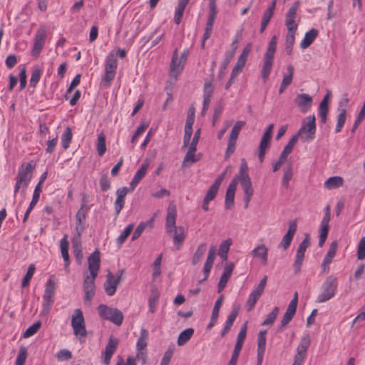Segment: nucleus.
Listing matches in <instances>:
<instances>
[{
	"mask_svg": "<svg viewBox=\"0 0 365 365\" xmlns=\"http://www.w3.org/2000/svg\"><path fill=\"white\" fill-rule=\"evenodd\" d=\"M342 184L343 179L339 176L331 177L324 182V186L327 189H334L340 187Z\"/></svg>",
	"mask_w": 365,
	"mask_h": 365,
	"instance_id": "obj_44",
	"label": "nucleus"
},
{
	"mask_svg": "<svg viewBox=\"0 0 365 365\" xmlns=\"http://www.w3.org/2000/svg\"><path fill=\"white\" fill-rule=\"evenodd\" d=\"M248 165L245 158L241 159L239 172L235 175L231 182H235L237 187L239 182L244 192L245 207L247 208L254 194L251 179L248 173Z\"/></svg>",
	"mask_w": 365,
	"mask_h": 365,
	"instance_id": "obj_2",
	"label": "nucleus"
},
{
	"mask_svg": "<svg viewBox=\"0 0 365 365\" xmlns=\"http://www.w3.org/2000/svg\"><path fill=\"white\" fill-rule=\"evenodd\" d=\"M238 311L236 309H233L232 312L229 314L225 324V327L221 333L222 336H224L231 329L236 317H237Z\"/></svg>",
	"mask_w": 365,
	"mask_h": 365,
	"instance_id": "obj_43",
	"label": "nucleus"
},
{
	"mask_svg": "<svg viewBox=\"0 0 365 365\" xmlns=\"http://www.w3.org/2000/svg\"><path fill=\"white\" fill-rule=\"evenodd\" d=\"M35 269L36 267L34 264H31L29 266L26 274L24 276L21 282V286L23 287H26L29 285V282L35 272Z\"/></svg>",
	"mask_w": 365,
	"mask_h": 365,
	"instance_id": "obj_54",
	"label": "nucleus"
},
{
	"mask_svg": "<svg viewBox=\"0 0 365 365\" xmlns=\"http://www.w3.org/2000/svg\"><path fill=\"white\" fill-rule=\"evenodd\" d=\"M72 130L71 128L67 127L61 136V145L63 149L66 150L70 145L72 140Z\"/></svg>",
	"mask_w": 365,
	"mask_h": 365,
	"instance_id": "obj_50",
	"label": "nucleus"
},
{
	"mask_svg": "<svg viewBox=\"0 0 365 365\" xmlns=\"http://www.w3.org/2000/svg\"><path fill=\"white\" fill-rule=\"evenodd\" d=\"M97 310L103 319L110 321L118 326L123 323V315L119 309L108 307L106 304H100Z\"/></svg>",
	"mask_w": 365,
	"mask_h": 365,
	"instance_id": "obj_7",
	"label": "nucleus"
},
{
	"mask_svg": "<svg viewBox=\"0 0 365 365\" xmlns=\"http://www.w3.org/2000/svg\"><path fill=\"white\" fill-rule=\"evenodd\" d=\"M236 188L235 182H230L225 195V205L227 209L231 208L234 204Z\"/></svg>",
	"mask_w": 365,
	"mask_h": 365,
	"instance_id": "obj_31",
	"label": "nucleus"
},
{
	"mask_svg": "<svg viewBox=\"0 0 365 365\" xmlns=\"http://www.w3.org/2000/svg\"><path fill=\"white\" fill-rule=\"evenodd\" d=\"M287 70V73L284 75L282 83L279 89V93H282L292 82L294 67L291 65L288 66Z\"/></svg>",
	"mask_w": 365,
	"mask_h": 365,
	"instance_id": "obj_30",
	"label": "nucleus"
},
{
	"mask_svg": "<svg viewBox=\"0 0 365 365\" xmlns=\"http://www.w3.org/2000/svg\"><path fill=\"white\" fill-rule=\"evenodd\" d=\"M279 307H275L272 309V311L267 315V317L263 321L262 324L264 326L272 325L274 322V321L279 314Z\"/></svg>",
	"mask_w": 365,
	"mask_h": 365,
	"instance_id": "obj_55",
	"label": "nucleus"
},
{
	"mask_svg": "<svg viewBox=\"0 0 365 365\" xmlns=\"http://www.w3.org/2000/svg\"><path fill=\"white\" fill-rule=\"evenodd\" d=\"M53 303V299L51 297H43V304H42V310L41 314H48L50 312L51 305Z\"/></svg>",
	"mask_w": 365,
	"mask_h": 365,
	"instance_id": "obj_62",
	"label": "nucleus"
},
{
	"mask_svg": "<svg viewBox=\"0 0 365 365\" xmlns=\"http://www.w3.org/2000/svg\"><path fill=\"white\" fill-rule=\"evenodd\" d=\"M245 125V121L239 120L236 122L231 130L228 140L237 142L238 135Z\"/></svg>",
	"mask_w": 365,
	"mask_h": 365,
	"instance_id": "obj_45",
	"label": "nucleus"
},
{
	"mask_svg": "<svg viewBox=\"0 0 365 365\" xmlns=\"http://www.w3.org/2000/svg\"><path fill=\"white\" fill-rule=\"evenodd\" d=\"M133 225L130 224L128 225L123 232L118 236V237L116 239V242L118 244V246L119 247H121V245L123 244V242L125 241L127 237L130 235L133 230Z\"/></svg>",
	"mask_w": 365,
	"mask_h": 365,
	"instance_id": "obj_52",
	"label": "nucleus"
},
{
	"mask_svg": "<svg viewBox=\"0 0 365 365\" xmlns=\"http://www.w3.org/2000/svg\"><path fill=\"white\" fill-rule=\"evenodd\" d=\"M235 268V264L233 263H230L226 265L224 268L223 272L221 275L218 283V292H220L225 287L227 281L232 275L233 269Z\"/></svg>",
	"mask_w": 365,
	"mask_h": 365,
	"instance_id": "obj_27",
	"label": "nucleus"
},
{
	"mask_svg": "<svg viewBox=\"0 0 365 365\" xmlns=\"http://www.w3.org/2000/svg\"><path fill=\"white\" fill-rule=\"evenodd\" d=\"M55 293V283L49 279L46 282L44 294L43 297L53 298Z\"/></svg>",
	"mask_w": 365,
	"mask_h": 365,
	"instance_id": "obj_59",
	"label": "nucleus"
},
{
	"mask_svg": "<svg viewBox=\"0 0 365 365\" xmlns=\"http://www.w3.org/2000/svg\"><path fill=\"white\" fill-rule=\"evenodd\" d=\"M34 166L31 163L21 165L18 171L16 182L14 186V195L21 189V192H24L27 188L31 178Z\"/></svg>",
	"mask_w": 365,
	"mask_h": 365,
	"instance_id": "obj_4",
	"label": "nucleus"
},
{
	"mask_svg": "<svg viewBox=\"0 0 365 365\" xmlns=\"http://www.w3.org/2000/svg\"><path fill=\"white\" fill-rule=\"evenodd\" d=\"M339 114L337 115V123L335 127V132L339 133L345 123L346 118V110L345 108H339Z\"/></svg>",
	"mask_w": 365,
	"mask_h": 365,
	"instance_id": "obj_47",
	"label": "nucleus"
},
{
	"mask_svg": "<svg viewBox=\"0 0 365 365\" xmlns=\"http://www.w3.org/2000/svg\"><path fill=\"white\" fill-rule=\"evenodd\" d=\"M87 209L84 205H81V208L76 215V232L78 234H82L85 228V222L86 217Z\"/></svg>",
	"mask_w": 365,
	"mask_h": 365,
	"instance_id": "obj_23",
	"label": "nucleus"
},
{
	"mask_svg": "<svg viewBox=\"0 0 365 365\" xmlns=\"http://www.w3.org/2000/svg\"><path fill=\"white\" fill-rule=\"evenodd\" d=\"M297 140H298L297 136H292V138L289 140V141L286 145L284 150H282V152L280 154V155L282 156V158L287 159L288 155H289L292 152L295 145L297 143Z\"/></svg>",
	"mask_w": 365,
	"mask_h": 365,
	"instance_id": "obj_48",
	"label": "nucleus"
},
{
	"mask_svg": "<svg viewBox=\"0 0 365 365\" xmlns=\"http://www.w3.org/2000/svg\"><path fill=\"white\" fill-rule=\"evenodd\" d=\"M96 149L99 156H102L106 151V135L103 133L98 135Z\"/></svg>",
	"mask_w": 365,
	"mask_h": 365,
	"instance_id": "obj_46",
	"label": "nucleus"
},
{
	"mask_svg": "<svg viewBox=\"0 0 365 365\" xmlns=\"http://www.w3.org/2000/svg\"><path fill=\"white\" fill-rule=\"evenodd\" d=\"M338 247V243L336 241H333L330 247L329 248V250L327 253L326 254L323 262L322 263V267L324 271H329V264L331 263L337 250Z\"/></svg>",
	"mask_w": 365,
	"mask_h": 365,
	"instance_id": "obj_21",
	"label": "nucleus"
},
{
	"mask_svg": "<svg viewBox=\"0 0 365 365\" xmlns=\"http://www.w3.org/2000/svg\"><path fill=\"white\" fill-rule=\"evenodd\" d=\"M118 67V60L116 54L110 52L105 60V76L103 81L106 86H109L110 82L114 79Z\"/></svg>",
	"mask_w": 365,
	"mask_h": 365,
	"instance_id": "obj_9",
	"label": "nucleus"
},
{
	"mask_svg": "<svg viewBox=\"0 0 365 365\" xmlns=\"http://www.w3.org/2000/svg\"><path fill=\"white\" fill-rule=\"evenodd\" d=\"M313 99L307 93L297 94L294 98V103L303 113H307L312 105Z\"/></svg>",
	"mask_w": 365,
	"mask_h": 365,
	"instance_id": "obj_15",
	"label": "nucleus"
},
{
	"mask_svg": "<svg viewBox=\"0 0 365 365\" xmlns=\"http://www.w3.org/2000/svg\"><path fill=\"white\" fill-rule=\"evenodd\" d=\"M357 259L362 260L365 259V237H362L357 247Z\"/></svg>",
	"mask_w": 365,
	"mask_h": 365,
	"instance_id": "obj_63",
	"label": "nucleus"
},
{
	"mask_svg": "<svg viewBox=\"0 0 365 365\" xmlns=\"http://www.w3.org/2000/svg\"><path fill=\"white\" fill-rule=\"evenodd\" d=\"M46 32L45 29H38L34 40V45L31 51V56L38 58L46 42Z\"/></svg>",
	"mask_w": 365,
	"mask_h": 365,
	"instance_id": "obj_12",
	"label": "nucleus"
},
{
	"mask_svg": "<svg viewBox=\"0 0 365 365\" xmlns=\"http://www.w3.org/2000/svg\"><path fill=\"white\" fill-rule=\"evenodd\" d=\"M71 324L73 331V334L76 336L78 338L86 336L87 331L85 319L83 312L80 309H76L73 311L71 317Z\"/></svg>",
	"mask_w": 365,
	"mask_h": 365,
	"instance_id": "obj_8",
	"label": "nucleus"
},
{
	"mask_svg": "<svg viewBox=\"0 0 365 365\" xmlns=\"http://www.w3.org/2000/svg\"><path fill=\"white\" fill-rule=\"evenodd\" d=\"M304 258V253L299 252L297 251L296 256H295V261L293 264L294 271L296 273L299 272L301 267L302 265L303 261Z\"/></svg>",
	"mask_w": 365,
	"mask_h": 365,
	"instance_id": "obj_61",
	"label": "nucleus"
},
{
	"mask_svg": "<svg viewBox=\"0 0 365 365\" xmlns=\"http://www.w3.org/2000/svg\"><path fill=\"white\" fill-rule=\"evenodd\" d=\"M295 31H288L286 36V47L285 51L288 55L292 52L293 45L295 41Z\"/></svg>",
	"mask_w": 365,
	"mask_h": 365,
	"instance_id": "obj_51",
	"label": "nucleus"
},
{
	"mask_svg": "<svg viewBox=\"0 0 365 365\" xmlns=\"http://www.w3.org/2000/svg\"><path fill=\"white\" fill-rule=\"evenodd\" d=\"M329 221L327 220H322L320 223V230H319V246L322 247L328 235L329 230Z\"/></svg>",
	"mask_w": 365,
	"mask_h": 365,
	"instance_id": "obj_33",
	"label": "nucleus"
},
{
	"mask_svg": "<svg viewBox=\"0 0 365 365\" xmlns=\"http://www.w3.org/2000/svg\"><path fill=\"white\" fill-rule=\"evenodd\" d=\"M100 254L98 251L93 252L88 258L89 273L83 274V290L85 292L84 299L91 302L95 295L96 285L95 280L100 269Z\"/></svg>",
	"mask_w": 365,
	"mask_h": 365,
	"instance_id": "obj_1",
	"label": "nucleus"
},
{
	"mask_svg": "<svg viewBox=\"0 0 365 365\" xmlns=\"http://www.w3.org/2000/svg\"><path fill=\"white\" fill-rule=\"evenodd\" d=\"M235 48H234L232 50L227 51L225 52L224 60L220 66L219 71V76L220 78H222L225 75V70L227 69L229 63H230L232 58L235 55Z\"/></svg>",
	"mask_w": 365,
	"mask_h": 365,
	"instance_id": "obj_36",
	"label": "nucleus"
},
{
	"mask_svg": "<svg viewBox=\"0 0 365 365\" xmlns=\"http://www.w3.org/2000/svg\"><path fill=\"white\" fill-rule=\"evenodd\" d=\"M28 355V351L26 346H21L18 353L15 365H24Z\"/></svg>",
	"mask_w": 365,
	"mask_h": 365,
	"instance_id": "obj_53",
	"label": "nucleus"
},
{
	"mask_svg": "<svg viewBox=\"0 0 365 365\" xmlns=\"http://www.w3.org/2000/svg\"><path fill=\"white\" fill-rule=\"evenodd\" d=\"M185 63L178 60V50L175 49L173 53L170 63L169 75L171 78L177 80L184 69Z\"/></svg>",
	"mask_w": 365,
	"mask_h": 365,
	"instance_id": "obj_13",
	"label": "nucleus"
},
{
	"mask_svg": "<svg viewBox=\"0 0 365 365\" xmlns=\"http://www.w3.org/2000/svg\"><path fill=\"white\" fill-rule=\"evenodd\" d=\"M194 333V329L192 328H187L182 331L178 336V346L185 345L192 337Z\"/></svg>",
	"mask_w": 365,
	"mask_h": 365,
	"instance_id": "obj_40",
	"label": "nucleus"
},
{
	"mask_svg": "<svg viewBox=\"0 0 365 365\" xmlns=\"http://www.w3.org/2000/svg\"><path fill=\"white\" fill-rule=\"evenodd\" d=\"M254 259H259L262 264L268 262V248L264 245H257L250 252Z\"/></svg>",
	"mask_w": 365,
	"mask_h": 365,
	"instance_id": "obj_18",
	"label": "nucleus"
},
{
	"mask_svg": "<svg viewBox=\"0 0 365 365\" xmlns=\"http://www.w3.org/2000/svg\"><path fill=\"white\" fill-rule=\"evenodd\" d=\"M150 165V161L146 159L141 165L140 168L137 170L135 173L133 180H131L130 183V188L133 190L137 185L140 182V181L144 178L145 175L148 167Z\"/></svg>",
	"mask_w": 365,
	"mask_h": 365,
	"instance_id": "obj_22",
	"label": "nucleus"
},
{
	"mask_svg": "<svg viewBox=\"0 0 365 365\" xmlns=\"http://www.w3.org/2000/svg\"><path fill=\"white\" fill-rule=\"evenodd\" d=\"M177 217L176 205L174 202H170L168 207L165 227L168 233L173 232V228L176 227L175 222Z\"/></svg>",
	"mask_w": 365,
	"mask_h": 365,
	"instance_id": "obj_16",
	"label": "nucleus"
},
{
	"mask_svg": "<svg viewBox=\"0 0 365 365\" xmlns=\"http://www.w3.org/2000/svg\"><path fill=\"white\" fill-rule=\"evenodd\" d=\"M118 344V340L113 336H110L107 344L105 351L103 353V361L106 365L109 364L113 354L115 351Z\"/></svg>",
	"mask_w": 365,
	"mask_h": 365,
	"instance_id": "obj_17",
	"label": "nucleus"
},
{
	"mask_svg": "<svg viewBox=\"0 0 365 365\" xmlns=\"http://www.w3.org/2000/svg\"><path fill=\"white\" fill-rule=\"evenodd\" d=\"M159 299V294L157 292H153L149 297V312L154 313L155 312V307Z\"/></svg>",
	"mask_w": 365,
	"mask_h": 365,
	"instance_id": "obj_57",
	"label": "nucleus"
},
{
	"mask_svg": "<svg viewBox=\"0 0 365 365\" xmlns=\"http://www.w3.org/2000/svg\"><path fill=\"white\" fill-rule=\"evenodd\" d=\"M296 231L297 223L295 222H291L289 225L288 231L282 237L279 246L284 250H287L289 247Z\"/></svg>",
	"mask_w": 365,
	"mask_h": 365,
	"instance_id": "obj_25",
	"label": "nucleus"
},
{
	"mask_svg": "<svg viewBox=\"0 0 365 365\" xmlns=\"http://www.w3.org/2000/svg\"><path fill=\"white\" fill-rule=\"evenodd\" d=\"M225 173H223L215 179L214 183L210 186L204 197L206 201L210 202L215 199L217 194L219 187L225 178Z\"/></svg>",
	"mask_w": 365,
	"mask_h": 365,
	"instance_id": "obj_20",
	"label": "nucleus"
},
{
	"mask_svg": "<svg viewBox=\"0 0 365 365\" xmlns=\"http://www.w3.org/2000/svg\"><path fill=\"white\" fill-rule=\"evenodd\" d=\"M60 248L61 255L64 261V269L68 273L69 272L70 258L68 254L69 243L67 240V235H64V237L61 240Z\"/></svg>",
	"mask_w": 365,
	"mask_h": 365,
	"instance_id": "obj_24",
	"label": "nucleus"
},
{
	"mask_svg": "<svg viewBox=\"0 0 365 365\" xmlns=\"http://www.w3.org/2000/svg\"><path fill=\"white\" fill-rule=\"evenodd\" d=\"M171 233L173 234L174 244L177 249L179 250L185 238L184 227L179 226L173 228V232Z\"/></svg>",
	"mask_w": 365,
	"mask_h": 365,
	"instance_id": "obj_29",
	"label": "nucleus"
},
{
	"mask_svg": "<svg viewBox=\"0 0 365 365\" xmlns=\"http://www.w3.org/2000/svg\"><path fill=\"white\" fill-rule=\"evenodd\" d=\"M299 6V1H295L294 4L289 9L286 14L285 25L287 26V31L297 32L298 28V23L296 21V19L297 16V11Z\"/></svg>",
	"mask_w": 365,
	"mask_h": 365,
	"instance_id": "obj_10",
	"label": "nucleus"
},
{
	"mask_svg": "<svg viewBox=\"0 0 365 365\" xmlns=\"http://www.w3.org/2000/svg\"><path fill=\"white\" fill-rule=\"evenodd\" d=\"M260 297V295L255 293V292H252L247 299L246 306L247 307V310L250 311L254 308L255 304L257 303L258 299Z\"/></svg>",
	"mask_w": 365,
	"mask_h": 365,
	"instance_id": "obj_58",
	"label": "nucleus"
},
{
	"mask_svg": "<svg viewBox=\"0 0 365 365\" xmlns=\"http://www.w3.org/2000/svg\"><path fill=\"white\" fill-rule=\"evenodd\" d=\"M338 280L334 275L328 276L320 288L317 302L323 303L333 298L337 292Z\"/></svg>",
	"mask_w": 365,
	"mask_h": 365,
	"instance_id": "obj_3",
	"label": "nucleus"
},
{
	"mask_svg": "<svg viewBox=\"0 0 365 365\" xmlns=\"http://www.w3.org/2000/svg\"><path fill=\"white\" fill-rule=\"evenodd\" d=\"M316 118L314 115H309L305 118L302 122V125L298 131L294 136H297V140L299 136L302 141L309 142L312 140L315 137L316 133Z\"/></svg>",
	"mask_w": 365,
	"mask_h": 365,
	"instance_id": "obj_6",
	"label": "nucleus"
},
{
	"mask_svg": "<svg viewBox=\"0 0 365 365\" xmlns=\"http://www.w3.org/2000/svg\"><path fill=\"white\" fill-rule=\"evenodd\" d=\"M124 270L122 269L120 274L115 277L111 272L108 271L106 275V280L104 283V289L107 295L113 296L116 292L118 284L121 280V276L123 274Z\"/></svg>",
	"mask_w": 365,
	"mask_h": 365,
	"instance_id": "obj_11",
	"label": "nucleus"
},
{
	"mask_svg": "<svg viewBox=\"0 0 365 365\" xmlns=\"http://www.w3.org/2000/svg\"><path fill=\"white\" fill-rule=\"evenodd\" d=\"M207 250V245L205 243H201L199 245L195 250V252L193 254L192 259V263L193 265L197 264L199 263L203 255H205Z\"/></svg>",
	"mask_w": 365,
	"mask_h": 365,
	"instance_id": "obj_39",
	"label": "nucleus"
},
{
	"mask_svg": "<svg viewBox=\"0 0 365 365\" xmlns=\"http://www.w3.org/2000/svg\"><path fill=\"white\" fill-rule=\"evenodd\" d=\"M232 243V239L230 238H228L220 243L218 250V255L222 259H227V253Z\"/></svg>",
	"mask_w": 365,
	"mask_h": 365,
	"instance_id": "obj_41",
	"label": "nucleus"
},
{
	"mask_svg": "<svg viewBox=\"0 0 365 365\" xmlns=\"http://www.w3.org/2000/svg\"><path fill=\"white\" fill-rule=\"evenodd\" d=\"M297 303H298V294H297V292H295L294 294L293 299L289 302L288 307L286 310V312L284 313V314L281 320L282 327H284L286 325H287L290 322V321L292 319V318L294 317V316L296 313Z\"/></svg>",
	"mask_w": 365,
	"mask_h": 365,
	"instance_id": "obj_14",
	"label": "nucleus"
},
{
	"mask_svg": "<svg viewBox=\"0 0 365 365\" xmlns=\"http://www.w3.org/2000/svg\"><path fill=\"white\" fill-rule=\"evenodd\" d=\"M148 331L145 329H141L140 337L136 344V350H143L148 344Z\"/></svg>",
	"mask_w": 365,
	"mask_h": 365,
	"instance_id": "obj_42",
	"label": "nucleus"
},
{
	"mask_svg": "<svg viewBox=\"0 0 365 365\" xmlns=\"http://www.w3.org/2000/svg\"><path fill=\"white\" fill-rule=\"evenodd\" d=\"M189 1L190 0H178V4L175 9L174 16V21L176 24H179L180 23L185 9Z\"/></svg>",
	"mask_w": 365,
	"mask_h": 365,
	"instance_id": "obj_34",
	"label": "nucleus"
},
{
	"mask_svg": "<svg viewBox=\"0 0 365 365\" xmlns=\"http://www.w3.org/2000/svg\"><path fill=\"white\" fill-rule=\"evenodd\" d=\"M319 34V31L316 29H312L305 33V35L300 43V47L302 49L308 48L316 39Z\"/></svg>",
	"mask_w": 365,
	"mask_h": 365,
	"instance_id": "obj_28",
	"label": "nucleus"
},
{
	"mask_svg": "<svg viewBox=\"0 0 365 365\" xmlns=\"http://www.w3.org/2000/svg\"><path fill=\"white\" fill-rule=\"evenodd\" d=\"M41 326V322H36L33 324L31 326L27 328V329L24 331L23 336L24 338H29L31 336L34 335L40 329Z\"/></svg>",
	"mask_w": 365,
	"mask_h": 365,
	"instance_id": "obj_56",
	"label": "nucleus"
},
{
	"mask_svg": "<svg viewBox=\"0 0 365 365\" xmlns=\"http://www.w3.org/2000/svg\"><path fill=\"white\" fill-rule=\"evenodd\" d=\"M128 192V189L126 187L118 188L116 190V200L115 201V210L117 215H118L123 207L125 203V197Z\"/></svg>",
	"mask_w": 365,
	"mask_h": 365,
	"instance_id": "obj_26",
	"label": "nucleus"
},
{
	"mask_svg": "<svg viewBox=\"0 0 365 365\" xmlns=\"http://www.w3.org/2000/svg\"><path fill=\"white\" fill-rule=\"evenodd\" d=\"M266 330H261L257 337V364L261 365L266 347Z\"/></svg>",
	"mask_w": 365,
	"mask_h": 365,
	"instance_id": "obj_19",
	"label": "nucleus"
},
{
	"mask_svg": "<svg viewBox=\"0 0 365 365\" xmlns=\"http://www.w3.org/2000/svg\"><path fill=\"white\" fill-rule=\"evenodd\" d=\"M247 329V322H245L238 333L237 341H236L235 349H234L235 350H237L239 351H241L244 341L246 337Z\"/></svg>",
	"mask_w": 365,
	"mask_h": 365,
	"instance_id": "obj_38",
	"label": "nucleus"
},
{
	"mask_svg": "<svg viewBox=\"0 0 365 365\" xmlns=\"http://www.w3.org/2000/svg\"><path fill=\"white\" fill-rule=\"evenodd\" d=\"M115 365H137V364L133 356H128L125 360L118 356Z\"/></svg>",
	"mask_w": 365,
	"mask_h": 365,
	"instance_id": "obj_64",
	"label": "nucleus"
},
{
	"mask_svg": "<svg viewBox=\"0 0 365 365\" xmlns=\"http://www.w3.org/2000/svg\"><path fill=\"white\" fill-rule=\"evenodd\" d=\"M294 175L292 168L291 165L283 168V176L282 178V186L287 189L289 187V181L292 180Z\"/></svg>",
	"mask_w": 365,
	"mask_h": 365,
	"instance_id": "obj_37",
	"label": "nucleus"
},
{
	"mask_svg": "<svg viewBox=\"0 0 365 365\" xmlns=\"http://www.w3.org/2000/svg\"><path fill=\"white\" fill-rule=\"evenodd\" d=\"M277 48V38L273 36L270 40L268 48L264 56V62L261 70V76L264 82H266L271 73L274 53Z\"/></svg>",
	"mask_w": 365,
	"mask_h": 365,
	"instance_id": "obj_5",
	"label": "nucleus"
},
{
	"mask_svg": "<svg viewBox=\"0 0 365 365\" xmlns=\"http://www.w3.org/2000/svg\"><path fill=\"white\" fill-rule=\"evenodd\" d=\"M41 74L42 70L41 68H35L33 70L30 78V85L31 86L35 87L36 86L41 78Z\"/></svg>",
	"mask_w": 365,
	"mask_h": 365,
	"instance_id": "obj_60",
	"label": "nucleus"
},
{
	"mask_svg": "<svg viewBox=\"0 0 365 365\" xmlns=\"http://www.w3.org/2000/svg\"><path fill=\"white\" fill-rule=\"evenodd\" d=\"M311 340L310 336L307 334L304 335L300 340L299 344L297 347V355L306 357L307 351L310 345Z\"/></svg>",
	"mask_w": 365,
	"mask_h": 365,
	"instance_id": "obj_32",
	"label": "nucleus"
},
{
	"mask_svg": "<svg viewBox=\"0 0 365 365\" xmlns=\"http://www.w3.org/2000/svg\"><path fill=\"white\" fill-rule=\"evenodd\" d=\"M247 62V59L239 56L237 61L232 68V78H236L242 71Z\"/></svg>",
	"mask_w": 365,
	"mask_h": 365,
	"instance_id": "obj_49",
	"label": "nucleus"
},
{
	"mask_svg": "<svg viewBox=\"0 0 365 365\" xmlns=\"http://www.w3.org/2000/svg\"><path fill=\"white\" fill-rule=\"evenodd\" d=\"M197 149L188 148V150L182 161V166L187 167L190 163H194L200 160V155H195V153Z\"/></svg>",
	"mask_w": 365,
	"mask_h": 365,
	"instance_id": "obj_35",
	"label": "nucleus"
}]
</instances>
